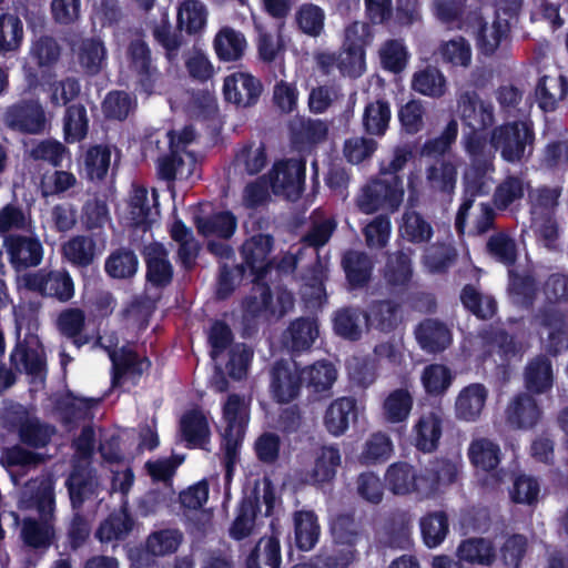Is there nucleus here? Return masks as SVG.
<instances>
[{"label":"nucleus","instance_id":"obj_11","mask_svg":"<svg viewBox=\"0 0 568 568\" xmlns=\"http://www.w3.org/2000/svg\"><path fill=\"white\" fill-rule=\"evenodd\" d=\"M3 245L16 268L38 266L43 258V246L37 236L8 235Z\"/></svg>","mask_w":568,"mask_h":568},{"label":"nucleus","instance_id":"obj_56","mask_svg":"<svg viewBox=\"0 0 568 568\" xmlns=\"http://www.w3.org/2000/svg\"><path fill=\"white\" fill-rule=\"evenodd\" d=\"M236 226V219L231 212H220L197 221L199 232L204 236L229 239L234 234Z\"/></svg>","mask_w":568,"mask_h":568},{"label":"nucleus","instance_id":"obj_63","mask_svg":"<svg viewBox=\"0 0 568 568\" xmlns=\"http://www.w3.org/2000/svg\"><path fill=\"white\" fill-rule=\"evenodd\" d=\"M31 215L20 205L8 203L0 207V234L4 235L12 231H23L31 227Z\"/></svg>","mask_w":568,"mask_h":568},{"label":"nucleus","instance_id":"obj_42","mask_svg":"<svg viewBox=\"0 0 568 568\" xmlns=\"http://www.w3.org/2000/svg\"><path fill=\"white\" fill-rule=\"evenodd\" d=\"M320 335L318 323L313 317L296 318L291 323L286 341L293 351L308 349Z\"/></svg>","mask_w":568,"mask_h":568},{"label":"nucleus","instance_id":"obj_29","mask_svg":"<svg viewBox=\"0 0 568 568\" xmlns=\"http://www.w3.org/2000/svg\"><path fill=\"white\" fill-rule=\"evenodd\" d=\"M214 51L221 61L233 62L240 60L247 48V41L241 31L231 27H223L213 40Z\"/></svg>","mask_w":568,"mask_h":568},{"label":"nucleus","instance_id":"obj_31","mask_svg":"<svg viewBox=\"0 0 568 568\" xmlns=\"http://www.w3.org/2000/svg\"><path fill=\"white\" fill-rule=\"evenodd\" d=\"M414 397L407 387L390 390L383 400L382 415L390 424L405 422L412 412Z\"/></svg>","mask_w":568,"mask_h":568},{"label":"nucleus","instance_id":"obj_46","mask_svg":"<svg viewBox=\"0 0 568 568\" xmlns=\"http://www.w3.org/2000/svg\"><path fill=\"white\" fill-rule=\"evenodd\" d=\"M326 14L324 9L313 3H304L297 8L294 21L297 29L311 38L322 36L325 28Z\"/></svg>","mask_w":568,"mask_h":568},{"label":"nucleus","instance_id":"obj_13","mask_svg":"<svg viewBox=\"0 0 568 568\" xmlns=\"http://www.w3.org/2000/svg\"><path fill=\"white\" fill-rule=\"evenodd\" d=\"M457 110L465 125L479 132L494 123V109L490 103L479 99L475 92H464L457 101Z\"/></svg>","mask_w":568,"mask_h":568},{"label":"nucleus","instance_id":"obj_26","mask_svg":"<svg viewBox=\"0 0 568 568\" xmlns=\"http://www.w3.org/2000/svg\"><path fill=\"white\" fill-rule=\"evenodd\" d=\"M171 156H165L159 160L158 171L159 175L168 181L171 180H189L197 169V161L194 154L190 151H182L179 153L171 152Z\"/></svg>","mask_w":568,"mask_h":568},{"label":"nucleus","instance_id":"obj_45","mask_svg":"<svg viewBox=\"0 0 568 568\" xmlns=\"http://www.w3.org/2000/svg\"><path fill=\"white\" fill-rule=\"evenodd\" d=\"M554 382L551 364L546 357L532 359L525 371V385L535 394L546 393Z\"/></svg>","mask_w":568,"mask_h":568},{"label":"nucleus","instance_id":"obj_22","mask_svg":"<svg viewBox=\"0 0 568 568\" xmlns=\"http://www.w3.org/2000/svg\"><path fill=\"white\" fill-rule=\"evenodd\" d=\"M341 463L342 456L338 448L334 446L321 447L315 454L313 467L305 475L306 481L318 485L333 480Z\"/></svg>","mask_w":568,"mask_h":568},{"label":"nucleus","instance_id":"obj_51","mask_svg":"<svg viewBox=\"0 0 568 568\" xmlns=\"http://www.w3.org/2000/svg\"><path fill=\"white\" fill-rule=\"evenodd\" d=\"M346 277L353 286L364 285L371 277L373 264L365 253L351 251L343 257Z\"/></svg>","mask_w":568,"mask_h":568},{"label":"nucleus","instance_id":"obj_52","mask_svg":"<svg viewBox=\"0 0 568 568\" xmlns=\"http://www.w3.org/2000/svg\"><path fill=\"white\" fill-rule=\"evenodd\" d=\"M460 560L471 564L490 565L495 559V550L490 541L483 538L464 540L457 548Z\"/></svg>","mask_w":568,"mask_h":568},{"label":"nucleus","instance_id":"obj_27","mask_svg":"<svg viewBox=\"0 0 568 568\" xmlns=\"http://www.w3.org/2000/svg\"><path fill=\"white\" fill-rule=\"evenodd\" d=\"M144 255L148 281L156 286L168 285L172 280L173 268L164 246L160 243H152L145 246Z\"/></svg>","mask_w":568,"mask_h":568},{"label":"nucleus","instance_id":"obj_55","mask_svg":"<svg viewBox=\"0 0 568 568\" xmlns=\"http://www.w3.org/2000/svg\"><path fill=\"white\" fill-rule=\"evenodd\" d=\"M267 163V155L263 144L253 143L242 148L234 160L236 170L247 174L261 172Z\"/></svg>","mask_w":568,"mask_h":568},{"label":"nucleus","instance_id":"obj_5","mask_svg":"<svg viewBox=\"0 0 568 568\" xmlns=\"http://www.w3.org/2000/svg\"><path fill=\"white\" fill-rule=\"evenodd\" d=\"M20 283L31 292L44 297H52L65 303L74 295V285L70 275L64 271L39 270L24 274Z\"/></svg>","mask_w":568,"mask_h":568},{"label":"nucleus","instance_id":"obj_50","mask_svg":"<svg viewBox=\"0 0 568 568\" xmlns=\"http://www.w3.org/2000/svg\"><path fill=\"white\" fill-rule=\"evenodd\" d=\"M60 54L61 48L52 37H38L30 44L29 58L41 69L55 64Z\"/></svg>","mask_w":568,"mask_h":568},{"label":"nucleus","instance_id":"obj_3","mask_svg":"<svg viewBox=\"0 0 568 568\" xmlns=\"http://www.w3.org/2000/svg\"><path fill=\"white\" fill-rule=\"evenodd\" d=\"M2 418L6 426L16 429L20 440L28 446L44 447L55 433L52 426L42 423L33 413L19 404L6 407Z\"/></svg>","mask_w":568,"mask_h":568},{"label":"nucleus","instance_id":"obj_10","mask_svg":"<svg viewBox=\"0 0 568 568\" xmlns=\"http://www.w3.org/2000/svg\"><path fill=\"white\" fill-rule=\"evenodd\" d=\"M10 362L18 372L42 378L47 371V358L40 338L17 342L10 354Z\"/></svg>","mask_w":568,"mask_h":568},{"label":"nucleus","instance_id":"obj_34","mask_svg":"<svg viewBox=\"0 0 568 568\" xmlns=\"http://www.w3.org/2000/svg\"><path fill=\"white\" fill-rule=\"evenodd\" d=\"M463 144L474 166L480 171H488L491 168L495 153L498 151L493 142V134L487 142L479 132H471L464 138Z\"/></svg>","mask_w":568,"mask_h":568},{"label":"nucleus","instance_id":"obj_39","mask_svg":"<svg viewBox=\"0 0 568 568\" xmlns=\"http://www.w3.org/2000/svg\"><path fill=\"white\" fill-rule=\"evenodd\" d=\"M334 332L346 339L357 341L363 332L368 328L365 313L357 308L346 307L338 310L333 317Z\"/></svg>","mask_w":568,"mask_h":568},{"label":"nucleus","instance_id":"obj_62","mask_svg":"<svg viewBox=\"0 0 568 568\" xmlns=\"http://www.w3.org/2000/svg\"><path fill=\"white\" fill-rule=\"evenodd\" d=\"M390 120V109L387 102L375 101L369 103L363 114V124L371 134L383 135Z\"/></svg>","mask_w":568,"mask_h":568},{"label":"nucleus","instance_id":"obj_48","mask_svg":"<svg viewBox=\"0 0 568 568\" xmlns=\"http://www.w3.org/2000/svg\"><path fill=\"white\" fill-rule=\"evenodd\" d=\"M207 19V10L205 6L197 0L183 1L178 10V24L180 29L187 33H196L201 31Z\"/></svg>","mask_w":568,"mask_h":568},{"label":"nucleus","instance_id":"obj_15","mask_svg":"<svg viewBox=\"0 0 568 568\" xmlns=\"http://www.w3.org/2000/svg\"><path fill=\"white\" fill-rule=\"evenodd\" d=\"M54 480L50 475H42L28 481L21 490L20 504L24 508L37 507L42 515L54 508Z\"/></svg>","mask_w":568,"mask_h":568},{"label":"nucleus","instance_id":"obj_47","mask_svg":"<svg viewBox=\"0 0 568 568\" xmlns=\"http://www.w3.org/2000/svg\"><path fill=\"white\" fill-rule=\"evenodd\" d=\"M412 88L422 95L440 98L446 92V78L436 68H426L414 73Z\"/></svg>","mask_w":568,"mask_h":568},{"label":"nucleus","instance_id":"obj_25","mask_svg":"<svg viewBox=\"0 0 568 568\" xmlns=\"http://www.w3.org/2000/svg\"><path fill=\"white\" fill-rule=\"evenodd\" d=\"M510 24L507 18L497 13L491 21L479 22L476 32L478 50L485 55H491L499 48L501 41L507 38Z\"/></svg>","mask_w":568,"mask_h":568},{"label":"nucleus","instance_id":"obj_14","mask_svg":"<svg viewBox=\"0 0 568 568\" xmlns=\"http://www.w3.org/2000/svg\"><path fill=\"white\" fill-rule=\"evenodd\" d=\"M261 92V82L250 73L234 72L224 79L223 93L225 99L239 106L253 105Z\"/></svg>","mask_w":568,"mask_h":568},{"label":"nucleus","instance_id":"obj_61","mask_svg":"<svg viewBox=\"0 0 568 568\" xmlns=\"http://www.w3.org/2000/svg\"><path fill=\"white\" fill-rule=\"evenodd\" d=\"M559 187H539L529 193L531 219L552 216L558 204Z\"/></svg>","mask_w":568,"mask_h":568},{"label":"nucleus","instance_id":"obj_33","mask_svg":"<svg viewBox=\"0 0 568 568\" xmlns=\"http://www.w3.org/2000/svg\"><path fill=\"white\" fill-rule=\"evenodd\" d=\"M355 412V400L349 397H341L331 403L327 407L323 423L326 430L338 437L343 435L349 426V418Z\"/></svg>","mask_w":568,"mask_h":568},{"label":"nucleus","instance_id":"obj_16","mask_svg":"<svg viewBox=\"0 0 568 568\" xmlns=\"http://www.w3.org/2000/svg\"><path fill=\"white\" fill-rule=\"evenodd\" d=\"M301 373L295 363L278 362L272 369L271 390L278 403L295 399L301 388Z\"/></svg>","mask_w":568,"mask_h":568},{"label":"nucleus","instance_id":"obj_2","mask_svg":"<svg viewBox=\"0 0 568 568\" xmlns=\"http://www.w3.org/2000/svg\"><path fill=\"white\" fill-rule=\"evenodd\" d=\"M403 182L398 176L389 180H373L366 183L357 193L355 204L364 214H374L378 211L396 212L404 200Z\"/></svg>","mask_w":568,"mask_h":568},{"label":"nucleus","instance_id":"obj_58","mask_svg":"<svg viewBox=\"0 0 568 568\" xmlns=\"http://www.w3.org/2000/svg\"><path fill=\"white\" fill-rule=\"evenodd\" d=\"M183 540V534L178 529H162L148 537L146 549L153 556H166L175 552Z\"/></svg>","mask_w":568,"mask_h":568},{"label":"nucleus","instance_id":"obj_59","mask_svg":"<svg viewBox=\"0 0 568 568\" xmlns=\"http://www.w3.org/2000/svg\"><path fill=\"white\" fill-rule=\"evenodd\" d=\"M131 519L125 511L111 514L99 527L97 537L101 542L123 539L131 530Z\"/></svg>","mask_w":568,"mask_h":568},{"label":"nucleus","instance_id":"obj_40","mask_svg":"<svg viewBox=\"0 0 568 568\" xmlns=\"http://www.w3.org/2000/svg\"><path fill=\"white\" fill-rule=\"evenodd\" d=\"M398 232L402 239L415 244L428 242L434 233L430 223L414 210H406L403 213Z\"/></svg>","mask_w":568,"mask_h":568},{"label":"nucleus","instance_id":"obj_24","mask_svg":"<svg viewBox=\"0 0 568 568\" xmlns=\"http://www.w3.org/2000/svg\"><path fill=\"white\" fill-rule=\"evenodd\" d=\"M130 69L136 73V79L146 93L153 92L159 79L158 71L152 68L150 51L145 43L136 41L129 49Z\"/></svg>","mask_w":568,"mask_h":568},{"label":"nucleus","instance_id":"obj_20","mask_svg":"<svg viewBox=\"0 0 568 568\" xmlns=\"http://www.w3.org/2000/svg\"><path fill=\"white\" fill-rule=\"evenodd\" d=\"M128 219L138 226H150L159 216L158 194L153 190L149 196L146 189H133L128 202Z\"/></svg>","mask_w":568,"mask_h":568},{"label":"nucleus","instance_id":"obj_43","mask_svg":"<svg viewBox=\"0 0 568 568\" xmlns=\"http://www.w3.org/2000/svg\"><path fill=\"white\" fill-rule=\"evenodd\" d=\"M16 341H29L39 338L40 327L38 307L34 304H19L13 306Z\"/></svg>","mask_w":568,"mask_h":568},{"label":"nucleus","instance_id":"obj_64","mask_svg":"<svg viewBox=\"0 0 568 568\" xmlns=\"http://www.w3.org/2000/svg\"><path fill=\"white\" fill-rule=\"evenodd\" d=\"M23 38L21 20L12 14L0 17V52L17 50Z\"/></svg>","mask_w":568,"mask_h":568},{"label":"nucleus","instance_id":"obj_41","mask_svg":"<svg viewBox=\"0 0 568 568\" xmlns=\"http://www.w3.org/2000/svg\"><path fill=\"white\" fill-rule=\"evenodd\" d=\"M468 458L478 469L489 471L500 463V447L493 440L484 437L475 438L468 447Z\"/></svg>","mask_w":568,"mask_h":568},{"label":"nucleus","instance_id":"obj_19","mask_svg":"<svg viewBox=\"0 0 568 568\" xmlns=\"http://www.w3.org/2000/svg\"><path fill=\"white\" fill-rule=\"evenodd\" d=\"M505 417L507 424L516 429H530L541 417L536 399L528 394H519L508 403Z\"/></svg>","mask_w":568,"mask_h":568},{"label":"nucleus","instance_id":"obj_54","mask_svg":"<svg viewBox=\"0 0 568 568\" xmlns=\"http://www.w3.org/2000/svg\"><path fill=\"white\" fill-rule=\"evenodd\" d=\"M398 306L389 301L376 302L369 306L365 313V320L368 327H375L379 331L393 329L398 321Z\"/></svg>","mask_w":568,"mask_h":568},{"label":"nucleus","instance_id":"obj_60","mask_svg":"<svg viewBox=\"0 0 568 568\" xmlns=\"http://www.w3.org/2000/svg\"><path fill=\"white\" fill-rule=\"evenodd\" d=\"M420 530L427 547L434 548L443 542L448 531V521L444 513L428 514L420 519Z\"/></svg>","mask_w":568,"mask_h":568},{"label":"nucleus","instance_id":"obj_32","mask_svg":"<svg viewBox=\"0 0 568 568\" xmlns=\"http://www.w3.org/2000/svg\"><path fill=\"white\" fill-rule=\"evenodd\" d=\"M295 544L298 549L308 551L317 544L321 526L317 516L311 510H300L293 516Z\"/></svg>","mask_w":568,"mask_h":568},{"label":"nucleus","instance_id":"obj_21","mask_svg":"<svg viewBox=\"0 0 568 568\" xmlns=\"http://www.w3.org/2000/svg\"><path fill=\"white\" fill-rule=\"evenodd\" d=\"M540 324L544 327V333L548 336L549 351L559 353L568 349V310L567 307H550L540 316Z\"/></svg>","mask_w":568,"mask_h":568},{"label":"nucleus","instance_id":"obj_17","mask_svg":"<svg viewBox=\"0 0 568 568\" xmlns=\"http://www.w3.org/2000/svg\"><path fill=\"white\" fill-rule=\"evenodd\" d=\"M489 392L480 383L469 384L460 389L455 399V416L457 419L474 423L477 422L486 406Z\"/></svg>","mask_w":568,"mask_h":568},{"label":"nucleus","instance_id":"obj_36","mask_svg":"<svg viewBox=\"0 0 568 568\" xmlns=\"http://www.w3.org/2000/svg\"><path fill=\"white\" fill-rule=\"evenodd\" d=\"M568 92V84L561 74L545 75L536 89L537 102L544 111H554Z\"/></svg>","mask_w":568,"mask_h":568},{"label":"nucleus","instance_id":"obj_57","mask_svg":"<svg viewBox=\"0 0 568 568\" xmlns=\"http://www.w3.org/2000/svg\"><path fill=\"white\" fill-rule=\"evenodd\" d=\"M171 236L179 244L178 255L181 263L190 267L199 252V243L193 237L192 231L181 221H176L171 227Z\"/></svg>","mask_w":568,"mask_h":568},{"label":"nucleus","instance_id":"obj_8","mask_svg":"<svg viewBox=\"0 0 568 568\" xmlns=\"http://www.w3.org/2000/svg\"><path fill=\"white\" fill-rule=\"evenodd\" d=\"M293 307L294 296L285 288H277L271 293L265 287H258L245 302V312L251 317L280 318Z\"/></svg>","mask_w":568,"mask_h":568},{"label":"nucleus","instance_id":"obj_30","mask_svg":"<svg viewBox=\"0 0 568 568\" xmlns=\"http://www.w3.org/2000/svg\"><path fill=\"white\" fill-rule=\"evenodd\" d=\"M72 506L80 507L85 500L99 499L102 488L91 471L74 470L67 481Z\"/></svg>","mask_w":568,"mask_h":568},{"label":"nucleus","instance_id":"obj_53","mask_svg":"<svg viewBox=\"0 0 568 568\" xmlns=\"http://www.w3.org/2000/svg\"><path fill=\"white\" fill-rule=\"evenodd\" d=\"M442 60L452 67L468 68L471 63L473 51L469 42L457 37L445 41L438 49Z\"/></svg>","mask_w":568,"mask_h":568},{"label":"nucleus","instance_id":"obj_4","mask_svg":"<svg viewBox=\"0 0 568 568\" xmlns=\"http://www.w3.org/2000/svg\"><path fill=\"white\" fill-rule=\"evenodd\" d=\"M118 342V337L111 334L109 336H98L93 343V348H102L108 352L113 365L112 384L114 386L120 384L122 377H139L150 366L146 358H139L129 347L115 351Z\"/></svg>","mask_w":568,"mask_h":568},{"label":"nucleus","instance_id":"obj_9","mask_svg":"<svg viewBox=\"0 0 568 568\" xmlns=\"http://www.w3.org/2000/svg\"><path fill=\"white\" fill-rule=\"evenodd\" d=\"M2 121L9 129L28 134L43 132L47 124L43 106L33 100L22 101L7 108Z\"/></svg>","mask_w":568,"mask_h":568},{"label":"nucleus","instance_id":"obj_35","mask_svg":"<svg viewBox=\"0 0 568 568\" xmlns=\"http://www.w3.org/2000/svg\"><path fill=\"white\" fill-rule=\"evenodd\" d=\"M182 438L189 447L205 448L210 440L211 430L206 417L199 410L183 415L180 422Z\"/></svg>","mask_w":568,"mask_h":568},{"label":"nucleus","instance_id":"obj_37","mask_svg":"<svg viewBox=\"0 0 568 568\" xmlns=\"http://www.w3.org/2000/svg\"><path fill=\"white\" fill-rule=\"evenodd\" d=\"M84 325L85 314L80 308H65L60 312L55 320L59 333L72 339L77 347H81L92 341V337L82 334Z\"/></svg>","mask_w":568,"mask_h":568},{"label":"nucleus","instance_id":"obj_12","mask_svg":"<svg viewBox=\"0 0 568 568\" xmlns=\"http://www.w3.org/2000/svg\"><path fill=\"white\" fill-rule=\"evenodd\" d=\"M459 470L456 462L438 459L422 470L423 479L419 481V497L429 498L443 491L455 483Z\"/></svg>","mask_w":568,"mask_h":568},{"label":"nucleus","instance_id":"obj_28","mask_svg":"<svg viewBox=\"0 0 568 568\" xmlns=\"http://www.w3.org/2000/svg\"><path fill=\"white\" fill-rule=\"evenodd\" d=\"M415 445L418 449L430 453L436 449L442 436V414L433 409L422 414L414 426Z\"/></svg>","mask_w":568,"mask_h":568},{"label":"nucleus","instance_id":"obj_38","mask_svg":"<svg viewBox=\"0 0 568 568\" xmlns=\"http://www.w3.org/2000/svg\"><path fill=\"white\" fill-rule=\"evenodd\" d=\"M416 338L423 349L436 353L445 349L452 341L449 329L434 320H426L416 329Z\"/></svg>","mask_w":568,"mask_h":568},{"label":"nucleus","instance_id":"obj_23","mask_svg":"<svg viewBox=\"0 0 568 568\" xmlns=\"http://www.w3.org/2000/svg\"><path fill=\"white\" fill-rule=\"evenodd\" d=\"M422 471H416L407 463L392 464L385 474V480L389 490L395 495L416 494L419 496V481Z\"/></svg>","mask_w":568,"mask_h":568},{"label":"nucleus","instance_id":"obj_7","mask_svg":"<svg viewBox=\"0 0 568 568\" xmlns=\"http://www.w3.org/2000/svg\"><path fill=\"white\" fill-rule=\"evenodd\" d=\"M305 179V163L298 160L276 162L267 174V183L276 195L288 200L300 196Z\"/></svg>","mask_w":568,"mask_h":568},{"label":"nucleus","instance_id":"obj_49","mask_svg":"<svg viewBox=\"0 0 568 568\" xmlns=\"http://www.w3.org/2000/svg\"><path fill=\"white\" fill-rule=\"evenodd\" d=\"M78 60L90 74H97L105 64L106 50L100 40L85 39L79 45Z\"/></svg>","mask_w":568,"mask_h":568},{"label":"nucleus","instance_id":"obj_18","mask_svg":"<svg viewBox=\"0 0 568 568\" xmlns=\"http://www.w3.org/2000/svg\"><path fill=\"white\" fill-rule=\"evenodd\" d=\"M273 247V239L267 234H256L246 240L241 248L244 264L251 270L256 278H261L267 271Z\"/></svg>","mask_w":568,"mask_h":568},{"label":"nucleus","instance_id":"obj_6","mask_svg":"<svg viewBox=\"0 0 568 568\" xmlns=\"http://www.w3.org/2000/svg\"><path fill=\"white\" fill-rule=\"evenodd\" d=\"M534 134L527 122H513L493 130V142L507 162L520 161L532 143Z\"/></svg>","mask_w":568,"mask_h":568},{"label":"nucleus","instance_id":"obj_44","mask_svg":"<svg viewBox=\"0 0 568 568\" xmlns=\"http://www.w3.org/2000/svg\"><path fill=\"white\" fill-rule=\"evenodd\" d=\"M307 387L318 394H328L337 379L336 367L327 361H318L303 371Z\"/></svg>","mask_w":568,"mask_h":568},{"label":"nucleus","instance_id":"obj_1","mask_svg":"<svg viewBox=\"0 0 568 568\" xmlns=\"http://www.w3.org/2000/svg\"><path fill=\"white\" fill-rule=\"evenodd\" d=\"M251 400L245 396L231 394L222 405L226 478H231L236 462L237 447L242 443L250 422Z\"/></svg>","mask_w":568,"mask_h":568}]
</instances>
